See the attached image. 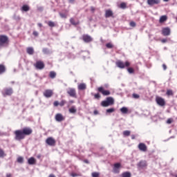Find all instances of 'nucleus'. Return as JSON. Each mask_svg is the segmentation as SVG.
<instances>
[{
	"label": "nucleus",
	"mask_w": 177,
	"mask_h": 177,
	"mask_svg": "<svg viewBox=\"0 0 177 177\" xmlns=\"http://www.w3.org/2000/svg\"><path fill=\"white\" fill-rule=\"evenodd\" d=\"M6 71V67H5V65L0 64V75L3 74Z\"/></svg>",
	"instance_id": "obj_24"
},
{
	"label": "nucleus",
	"mask_w": 177,
	"mask_h": 177,
	"mask_svg": "<svg viewBox=\"0 0 177 177\" xmlns=\"http://www.w3.org/2000/svg\"><path fill=\"white\" fill-rule=\"evenodd\" d=\"M48 26L49 27H56V24H55V22H53L52 21H48Z\"/></svg>",
	"instance_id": "obj_36"
},
{
	"label": "nucleus",
	"mask_w": 177,
	"mask_h": 177,
	"mask_svg": "<svg viewBox=\"0 0 177 177\" xmlns=\"http://www.w3.org/2000/svg\"><path fill=\"white\" fill-rule=\"evenodd\" d=\"M50 78H56V73L55 71H50L49 75Z\"/></svg>",
	"instance_id": "obj_34"
},
{
	"label": "nucleus",
	"mask_w": 177,
	"mask_h": 177,
	"mask_svg": "<svg viewBox=\"0 0 177 177\" xmlns=\"http://www.w3.org/2000/svg\"><path fill=\"white\" fill-rule=\"evenodd\" d=\"M115 109L114 108L108 109L106 110V115L111 114V113H114Z\"/></svg>",
	"instance_id": "obj_29"
},
{
	"label": "nucleus",
	"mask_w": 177,
	"mask_h": 177,
	"mask_svg": "<svg viewBox=\"0 0 177 177\" xmlns=\"http://www.w3.org/2000/svg\"><path fill=\"white\" fill-rule=\"evenodd\" d=\"M46 143L48 146H55L56 145V140L53 138L49 137L46 140Z\"/></svg>",
	"instance_id": "obj_10"
},
{
	"label": "nucleus",
	"mask_w": 177,
	"mask_h": 177,
	"mask_svg": "<svg viewBox=\"0 0 177 177\" xmlns=\"http://www.w3.org/2000/svg\"><path fill=\"white\" fill-rule=\"evenodd\" d=\"M162 34L164 35V37H168V35H171V28L169 27L162 28Z\"/></svg>",
	"instance_id": "obj_11"
},
{
	"label": "nucleus",
	"mask_w": 177,
	"mask_h": 177,
	"mask_svg": "<svg viewBox=\"0 0 177 177\" xmlns=\"http://www.w3.org/2000/svg\"><path fill=\"white\" fill-rule=\"evenodd\" d=\"M120 111L122 114H127L128 113V108L123 106L120 109Z\"/></svg>",
	"instance_id": "obj_33"
},
{
	"label": "nucleus",
	"mask_w": 177,
	"mask_h": 177,
	"mask_svg": "<svg viewBox=\"0 0 177 177\" xmlns=\"http://www.w3.org/2000/svg\"><path fill=\"white\" fill-rule=\"evenodd\" d=\"M42 52L44 53V55H50V53H52V52H50V50L46 48H44L42 49Z\"/></svg>",
	"instance_id": "obj_30"
},
{
	"label": "nucleus",
	"mask_w": 177,
	"mask_h": 177,
	"mask_svg": "<svg viewBox=\"0 0 177 177\" xmlns=\"http://www.w3.org/2000/svg\"><path fill=\"white\" fill-rule=\"evenodd\" d=\"M37 26H38V27H42V24H41V23H39V24H37Z\"/></svg>",
	"instance_id": "obj_59"
},
{
	"label": "nucleus",
	"mask_w": 177,
	"mask_h": 177,
	"mask_svg": "<svg viewBox=\"0 0 177 177\" xmlns=\"http://www.w3.org/2000/svg\"><path fill=\"white\" fill-rule=\"evenodd\" d=\"M48 177H56L54 174H50Z\"/></svg>",
	"instance_id": "obj_61"
},
{
	"label": "nucleus",
	"mask_w": 177,
	"mask_h": 177,
	"mask_svg": "<svg viewBox=\"0 0 177 177\" xmlns=\"http://www.w3.org/2000/svg\"><path fill=\"white\" fill-rule=\"evenodd\" d=\"M167 39H162V40H161V42L162 43V44H165V42H167Z\"/></svg>",
	"instance_id": "obj_55"
},
{
	"label": "nucleus",
	"mask_w": 177,
	"mask_h": 177,
	"mask_svg": "<svg viewBox=\"0 0 177 177\" xmlns=\"http://www.w3.org/2000/svg\"><path fill=\"white\" fill-rule=\"evenodd\" d=\"M67 93L71 96V97H75L77 99V92L75 91V88H69L67 91Z\"/></svg>",
	"instance_id": "obj_7"
},
{
	"label": "nucleus",
	"mask_w": 177,
	"mask_h": 177,
	"mask_svg": "<svg viewBox=\"0 0 177 177\" xmlns=\"http://www.w3.org/2000/svg\"><path fill=\"white\" fill-rule=\"evenodd\" d=\"M106 46L107 49H113V48H114V45H113V44H111L110 42L107 43L106 44Z\"/></svg>",
	"instance_id": "obj_37"
},
{
	"label": "nucleus",
	"mask_w": 177,
	"mask_h": 177,
	"mask_svg": "<svg viewBox=\"0 0 177 177\" xmlns=\"http://www.w3.org/2000/svg\"><path fill=\"white\" fill-rule=\"evenodd\" d=\"M98 92H100L101 93H102V95L104 96H109V95H110V91L109 90H104V88H103V87H99L98 88Z\"/></svg>",
	"instance_id": "obj_12"
},
{
	"label": "nucleus",
	"mask_w": 177,
	"mask_h": 177,
	"mask_svg": "<svg viewBox=\"0 0 177 177\" xmlns=\"http://www.w3.org/2000/svg\"><path fill=\"white\" fill-rule=\"evenodd\" d=\"M101 106H102V107H109V106H110V104L109 103V102L106 100H104L101 102Z\"/></svg>",
	"instance_id": "obj_27"
},
{
	"label": "nucleus",
	"mask_w": 177,
	"mask_h": 177,
	"mask_svg": "<svg viewBox=\"0 0 177 177\" xmlns=\"http://www.w3.org/2000/svg\"><path fill=\"white\" fill-rule=\"evenodd\" d=\"M129 24L131 27H136V23L135 21H131Z\"/></svg>",
	"instance_id": "obj_47"
},
{
	"label": "nucleus",
	"mask_w": 177,
	"mask_h": 177,
	"mask_svg": "<svg viewBox=\"0 0 177 177\" xmlns=\"http://www.w3.org/2000/svg\"><path fill=\"white\" fill-rule=\"evenodd\" d=\"M138 149L141 151H147V147L146 146V144L145 143H140L138 145Z\"/></svg>",
	"instance_id": "obj_16"
},
{
	"label": "nucleus",
	"mask_w": 177,
	"mask_h": 177,
	"mask_svg": "<svg viewBox=\"0 0 177 177\" xmlns=\"http://www.w3.org/2000/svg\"><path fill=\"white\" fill-rule=\"evenodd\" d=\"M78 89L79 91H85V89H86V84H85L84 83L79 84Z\"/></svg>",
	"instance_id": "obj_23"
},
{
	"label": "nucleus",
	"mask_w": 177,
	"mask_h": 177,
	"mask_svg": "<svg viewBox=\"0 0 177 177\" xmlns=\"http://www.w3.org/2000/svg\"><path fill=\"white\" fill-rule=\"evenodd\" d=\"M106 100L108 102L110 106L114 104V98H113V97H107Z\"/></svg>",
	"instance_id": "obj_22"
},
{
	"label": "nucleus",
	"mask_w": 177,
	"mask_h": 177,
	"mask_svg": "<svg viewBox=\"0 0 177 177\" xmlns=\"http://www.w3.org/2000/svg\"><path fill=\"white\" fill-rule=\"evenodd\" d=\"M69 103H70L71 104H73V103H74V100H69Z\"/></svg>",
	"instance_id": "obj_62"
},
{
	"label": "nucleus",
	"mask_w": 177,
	"mask_h": 177,
	"mask_svg": "<svg viewBox=\"0 0 177 177\" xmlns=\"http://www.w3.org/2000/svg\"><path fill=\"white\" fill-rule=\"evenodd\" d=\"M117 67L119 68H125V64L121 61H118L116 62Z\"/></svg>",
	"instance_id": "obj_20"
},
{
	"label": "nucleus",
	"mask_w": 177,
	"mask_h": 177,
	"mask_svg": "<svg viewBox=\"0 0 177 177\" xmlns=\"http://www.w3.org/2000/svg\"><path fill=\"white\" fill-rule=\"evenodd\" d=\"M21 10L22 12H28V10H30V6H28V5H24L21 7Z\"/></svg>",
	"instance_id": "obj_25"
},
{
	"label": "nucleus",
	"mask_w": 177,
	"mask_h": 177,
	"mask_svg": "<svg viewBox=\"0 0 177 177\" xmlns=\"http://www.w3.org/2000/svg\"><path fill=\"white\" fill-rule=\"evenodd\" d=\"M138 167L139 168H146V167H147V163L146 162L145 160H141L139 163H138Z\"/></svg>",
	"instance_id": "obj_18"
},
{
	"label": "nucleus",
	"mask_w": 177,
	"mask_h": 177,
	"mask_svg": "<svg viewBox=\"0 0 177 177\" xmlns=\"http://www.w3.org/2000/svg\"><path fill=\"white\" fill-rule=\"evenodd\" d=\"M55 121H57V122H62V121H64V117H63L62 113H57L55 115Z\"/></svg>",
	"instance_id": "obj_15"
},
{
	"label": "nucleus",
	"mask_w": 177,
	"mask_h": 177,
	"mask_svg": "<svg viewBox=\"0 0 177 177\" xmlns=\"http://www.w3.org/2000/svg\"><path fill=\"white\" fill-rule=\"evenodd\" d=\"M17 162H19V164H23V162H24V158L19 156L17 158Z\"/></svg>",
	"instance_id": "obj_35"
},
{
	"label": "nucleus",
	"mask_w": 177,
	"mask_h": 177,
	"mask_svg": "<svg viewBox=\"0 0 177 177\" xmlns=\"http://www.w3.org/2000/svg\"><path fill=\"white\" fill-rule=\"evenodd\" d=\"M15 140H23L26 137L24 136V134L23 133L22 130H17L15 131Z\"/></svg>",
	"instance_id": "obj_2"
},
{
	"label": "nucleus",
	"mask_w": 177,
	"mask_h": 177,
	"mask_svg": "<svg viewBox=\"0 0 177 177\" xmlns=\"http://www.w3.org/2000/svg\"><path fill=\"white\" fill-rule=\"evenodd\" d=\"M167 124H172V119L169 118V119L167 120Z\"/></svg>",
	"instance_id": "obj_52"
},
{
	"label": "nucleus",
	"mask_w": 177,
	"mask_h": 177,
	"mask_svg": "<svg viewBox=\"0 0 177 177\" xmlns=\"http://www.w3.org/2000/svg\"><path fill=\"white\" fill-rule=\"evenodd\" d=\"M167 19L168 18H167V15H162L160 17L159 21H160V23H164L165 21H167Z\"/></svg>",
	"instance_id": "obj_28"
},
{
	"label": "nucleus",
	"mask_w": 177,
	"mask_h": 177,
	"mask_svg": "<svg viewBox=\"0 0 177 177\" xmlns=\"http://www.w3.org/2000/svg\"><path fill=\"white\" fill-rule=\"evenodd\" d=\"M127 71L129 73V74H133V73H135V71L132 68H128Z\"/></svg>",
	"instance_id": "obj_45"
},
{
	"label": "nucleus",
	"mask_w": 177,
	"mask_h": 177,
	"mask_svg": "<svg viewBox=\"0 0 177 177\" xmlns=\"http://www.w3.org/2000/svg\"><path fill=\"white\" fill-rule=\"evenodd\" d=\"M82 39L86 44H89V42H92V41H93V38H92V37H91L89 35H83Z\"/></svg>",
	"instance_id": "obj_5"
},
{
	"label": "nucleus",
	"mask_w": 177,
	"mask_h": 177,
	"mask_svg": "<svg viewBox=\"0 0 177 177\" xmlns=\"http://www.w3.org/2000/svg\"><path fill=\"white\" fill-rule=\"evenodd\" d=\"M162 67L164 71L167 70V65H165V64H162Z\"/></svg>",
	"instance_id": "obj_54"
},
{
	"label": "nucleus",
	"mask_w": 177,
	"mask_h": 177,
	"mask_svg": "<svg viewBox=\"0 0 177 177\" xmlns=\"http://www.w3.org/2000/svg\"><path fill=\"white\" fill-rule=\"evenodd\" d=\"M5 156V152L3 151V149L0 148V158H2Z\"/></svg>",
	"instance_id": "obj_42"
},
{
	"label": "nucleus",
	"mask_w": 177,
	"mask_h": 177,
	"mask_svg": "<svg viewBox=\"0 0 177 177\" xmlns=\"http://www.w3.org/2000/svg\"><path fill=\"white\" fill-rule=\"evenodd\" d=\"M113 11L111 10H106L105 11V17L107 19L109 17H113Z\"/></svg>",
	"instance_id": "obj_17"
},
{
	"label": "nucleus",
	"mask_w": 177,
	"mask_h": 177,
	"mask_svg": "<svg viewBox=\"0 0 177 177\" xmlns=\"http://www.w3.org/2000/svg\"><path fill=\"white\" fill-rule=\"evenodd\" d=\"M84 162H85L86 164H89V160L86 159L84 160Z\"/></svg>",
	"instance_id": "obj_58"
},
{
	"label": "nucleus",
	"mask_w": 177,
	"mask_h": 177,
	"mask_svg": "<svg viewBox=\"0 0 177 177\" xmlns=\"http://www.w3.org/2000/svg\"><path fill=\"white\" fill-rule=\"evenodd\" d=\"M68 111L71 114H75V113H77V109H75V106H73L68 109Z\"/></svg>",
	"instance_id": "obj_26"
},
{
	"label": "nucleus",
	"mask_w": 177,
	"mask_h": 177,
	"mask_svg": "<svg viewBox=\"0 0 177 177\" xmlns=\"http://www.w3.org/2000/svg\"><path fill=\"white\" fill-rule=\"evenodd\" d=\"M35 162H37V160L34 157H31L28 160V164H29V165H34Z\"/></svg>",
	"instance_id": "obj_19"
},
{
	"label": "nucleus",
	"mask_w": 177,
	"mask_h": 177,
	"mask_svg": "<svg viewBox=\"0 0 177 177\" xmlns=\"http://www.w3.org/2000/svg\"><path fill=\"white\" fill-rule=\"evenodd\" d=\"M34 66L37 70H44L45 68V64L42 61H37Z\"/></svg>",
	"instance_id": "obj_6"
},
{
	"label": "nucleus",
	"mask_w": 177,
	"mask_h": 177,
	"mask_svg": "<svg viewBox=\"0 0 177 177\" xmlns=\"http://www.w3.org/2000/svg\"><path fill=\"white\" fill-rule=\"evenodd\" d=\"M13 19H14V20H17V21H19V20H20V16L16 15V14H15L13 15Z\"/></svg>",
	"instance_id": "obj_43"
},
{
	"label": "nucleus",
	"mask_w": 177,
	"mask_h": 177,
	"mask_svg": "<svg viewBox=\"0 0 177 177\" xmlns=\"http://www.w3.org/2000/svg\"><path fill=\"white\" fill-rule=\"evenodd\" d=\"M131 139H135V135L131 136Z\"/></svg>",
	"instance_id": "obj_64"
},
{
	"label": "nucleus",
	"mask_w": 177,
	"mask_h": 177,
	"mask_svg": "<svg viewBox=\"0 0 177 177\" xmlns=\"http://www.w3.org/2000/svg\"><path fill=\"white\" fill-rule=\"evenodd\" d=\"M59 15L61 19H67V15H66V13L59 12Z\"/></svg>",
	"instance_id": "obj_38"
},
{
	"label": "nucleus",
	"mask_w": 177,
	"mask_h": 177,
	"mask_svg": "<svg viewBox=\"0 0 177 177\" xmlns=\"http://www.w3.org/2000/svg\"><path fill=\"white\" fill-rule=\"evenodd\" d=\"M26 53H28V55H34V48H32V47H28L26 48Z\"/></svg>",
	"instance_id": "obj_21"
},
{
	"label": "nucleus",
	"mask_w": 177,
	"mask_h": 177,
	"mask_svg": "<svg viewBox=\"0 0 177 177\" xmlns=\"http://www.w3.org/2000/svg\"><path fill=\"white\" fill-rule=\"evenodd\" d=\"M70 23L73 26H78V24H80V21L75 22V20H74L73 18H71Z\"/></svg>",
	"instance_id": "obj_32"
},
{
	"label": "nucleus",
	"mask_w": 177,
	"mask_h": 177,
	"mask_svg": "<svg viewBox=\"0 0 177 177\" xmlns=\"http://www.w3.org/2000/svg\"><path fill=\"white\" fill-rule=\"evenodd\" d=\"M120 8L121 9H125V8H127V3H120Z\"/></svg>",
	"instance_id": "obj_44"
},
{
	"label": "nucleus",
	"mask_w": 177,
	"mask_h": 177,
	"mask_svg": "<svg viewBox=\"0 0 177 177\" xmlns=\"http://www.w3.org/2000/svg\"><path fill=\"white\" fill-rule=\"evenodd\" d=\"M53 105L55 106V107H57V106H60V104L59 103V101H55L54 102Z\"/></svg>",
	"instance_id": "obj_49"
},
{
	"label": "nucleus",
	"mask_w": 177,
	"mask_h": 177,
	"mask_svg": "<svg viewBox=\"0 0 177 177\" xmlns=\"http://www.w3.org/2000/svg\"><path fill=\"white\" fill-rule=\"evenodd\" d=\"M156 102L158 106H165V100L161 97H156Z\"/></svg>",
	"instance_id": "obj_9"
},
{
	"label": "nucleus",
	"mask_w": 177,
	"mask_h": 177,
	"mask_svg": "<svg viewBox=\"0 0 177 177\" xmlns=\"http://www.w3.org/2000/svg\"><path fill=\"white\" fill-rule=\"evenodd\" d=\"M45 97H52L53 96V91L50 89H47L44 92Z\"/></svg>",
	"instance_id": "obj_14"
},
{
	"label": "nucleus",
	"mask_w": 177,
	"mask_h": 177,
	"mask_svg": "<svg viewBox=\"0 0 177 177\" xmlns=\"http://www.w3.org/2000/svg\"><path fill=\"white\" fill-rule=\"evenodd\" d=\"M133 97L134 99H139V97H140V96L139 95L136 94V93H133Z\"/></svg>",
	"instance_id": "obj_48"
},
{
	"label": "nucleus",
	"mask_w": 177,
	"mask_h": 177,
	"mask_svg": "<svg viewBox=\"0 0 177 177\" xmlns=\"http://www.w3.org/2000/svg\"><path fill=\"white\" fill-rule=\"evenodd\" d=\"M33 35H34L35 37H38V32H37V31H33Z\"/></svg>",
	"instance_id": "obj_53"
},
{
	"label": "nucleus",
	"mask_w": 177,
	"mask_h": 177,
	"mask_svg": "<svg viewBox=\"0 0 177 177\" xmlns=\"http://www.w3.org/2000/svg\"><path fill=\"white\" fill-rule=\"evenodd\" d=\"M161 0H147V3L149 6H153V5H158L160 3Z\"/></svg>",
	"instance_id": "obj_13"
},
{
	"label": "nucleus",
	"mask_w": 177,
	"mask_h": 177,
	"mask_svg": "<svg viewBox=\"0 0 177 177\" xmlns=\"http://www.w3.org/2000/svg\"><path fill=\"white\" fill-rule=\"evenodd\" d=\"M68 1H69L71 3H73V2H74V0H68Z\"/></svg>",
	"instance_id": "obj_63"
},
{
	"label": "nucleus",
	"mask_w": 177,
	"mask_h": 177,
	"mask_svg": "<svg viewBox=\"0 0 177 177\" xmlns=\"http://www.w3.org/2000/svg\"><path fill=\"white\" fill-rule=\"evenodd\" d=\"M22 133H24V136H30L31 133H32V129L30 127H25L23 129H21Z\"/></svg>",
	"instance_id": "obj_4"
},
{
	"label": "nucleus",
	"mask_w": 177,
	"mask_h": 177,
	"mask_svg": "<svg viewBox=\"0 0 177 177\" xmlns=\"http://www.w3.org/2000/svg\"><path fill=\"white\" fill-rule=\"evenodd\" d=\"M91 10L92 13L95 12V8H93V6L91 7Z\"/></svg>",
	"instance_id": "obj_56"
},
{
	"label": "nucleus",
	"mask_w": 177,
	"mask_h": 177,
	"mask_svg": "<svg viewBox=\"0 0 177 177\" xmlns=\"http://www.w3.org/2000/svg\"><path fill=\"white\" fill-rule=\"evenodd\" d=\"M9 45V37L5 35H0V48H6Z\"/></svg>",
	"instance_id": "obj_1"
},
{
	"label": "nucleus",
	"mask_w": 177,
	"mask_h": 177,
	"mask_svg": "<svg viewBox=\"0 0 177 177\" xmlns=\"http://www.w3.org/2000/svg\"><path fill=\"white\" fill-rule=\"evenodd\" d=\"M1 93L4 97H6V96H12V95L13 94V88H3Z\"/></svg>",
	"instance_id": "obj_3"
},
{
	"label": "nucleus",
	"mask_w": 177,
	"mask_h": 177,
	"mask_svg": "<svg viewBox=\"0 0 177 177\" xmlns=\"http://www.w3.org/2000/svg\"><path fill=\"white\" fill-rule=\"evenodd\" d=\"M132 175L129 171H125L122 174V177H131Z\"/></svg>",
	"instance_id": "obj_31"
},
{
	"label": "nucleus",
	"mask_w": 177,
	"mask_h": 177,
	"mask_svg": "<svg viewBox=\"0 0 177 177\" xmlns=\"http://www.w3.org/2000/svg\"><path fill=\"white\" fill-rule=\"evenodd\" d=\"M91 176L92 177H99V176H100V173H99V172H93L91 174Z\"/></svg>",
	"instance_id": "obj_40"
},
{
	"label": "nucleus",
	"mask_w": 177,
	"mask_h": 177,
	"mask_svg": "<svg viewBox=\"0 0 177 177\" xmlns=\"http://www.w3.org/2000/svg\"><path fill=\"white\" fill-rule=\"evenodd\" d=\"M124 136H129L131 135V131L129 130H126L123 131Z\"/></svg>",
	"instance_id": "obj_39"
},
{
	"label": "nucleus",
	"mask_w": 177,
	"mask_h": 177,
	"mask_svg": "<svg viewBox=\"0 0 177 177\" xmlns=\"http://www.w3.org/2000/svg\"><path fill=\"white\" fill-rule=\"evenodd\" d=\"M121 168V163L117 162L113 165V174H120V169Z\"/></svg>",
	"instance_id": "obj_8"
},
{
	"label": "nucleus",
	"mask_w": 177,
	"mask_h": 177,
	"mask_svg": "<svg viewBox=\"0 0 177 177\" xmlns=\"http://www.w3.org/2000/svg\"><path fill=\"white\" fill-rule=\"evenodd\" d=\"M94 97H95V99H100V94H99V93L95 94V95H94Z\"/></svg>",
	"instance_id": "obj_50"
},
{
	"label": "nucleus",
	"mask_w": 177,
	"mask_h": 177,
	"mask_svg": "<svg viewBox=\"0 0 177 177\" xmlns=\"http://www.w3.org/2000/svg\"><path fill=\"white\" fill-rule=\"evenodd\" d=\"M66 103H67V102L64 100H62L60 102H59V106L61 107H63V106H64V104H66Z\"/></svg>",
	"instance_id": "obj_41"
},
{
	"label": "nucleus",
	"mask_w": 177,
	"mask_h": 177,
	"mask_svg": "<svg viewBox=\"0 0 177 177\" xmlns=\"http://www.w3.org/2000/svg\"><path fill=\"white\" fill-rule=\"evenodd\" d=\"M130 64L129 62H126L124 63V67H129Z\"/></svg>",
	"instance_id": "obj_51"
},
{
	"label": "nucleus",
	"mask_w": 177,
	"mask_h": 177,
	"mask_svg": "<svg viewBox=\"0 0 177 177\" xmlns=\"http://www.w3.org/2000/svg\"><path fill=\"white\" fill-rule=\"evenodd\" d=\"M6 176H7V177H12V174H6Z\"/></svg>",
	"instance_id": "obj_60"
},
{
	"label": "nucleus",
	"mask_w": 177,
	"mask_h": 177,
	"mask_svg": "<svg viewBox=\"0 0 177 177\" xmlns=\"http://www.w3.org/2000/svg\"><path fill=\"white\" fill-rule=\"evenodd\" d=\"M93 113L95 115H97V114H99V111H97V110L93 111Z\"/></svg>",
	"instance_id": "obj_57"
},
{
	"label": "nucleus",
	"mask_w": 177,
	"mask_h": 177,
	"mask_svg": "<svg viewBox=\"0 0 177 177\" xmlns=\"http://www.w3.org/2000/svg\"><path fill=\"white\" fill-rule=\"evenodd\" d=\"M167 95H168V96H172V95H174V93L171 90H167Z\"/></svg>",
	"instance_id": "obj_46"
}]
</instances>
